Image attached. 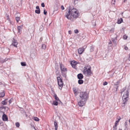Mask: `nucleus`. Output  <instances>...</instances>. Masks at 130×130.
<instances>
[{"mask_svg": "<svg viewBox=\"0 0 130 130\" xmlns=\"http://www.w3.org/2000/svg\"><path fill=\"white\" fill-rule=\"evenodd\" d=\"M8 60V59L6 58L4 59H3L2 61H1L3 63L4 62H5L6 61Z\"/></svg>", "mask_w": 130, "mask_h": 130, "instance_id": "c85d7f7f", "label": "nucleus"}, {"mask_svg": "<svg viewBox=\"0 0 130 130\" xmlns=\"http://www.w3.org/2000/svg\"><path fill=\"white\" fill-rule=\"evenodd\" d=\"M56 72L57 73L56 75L57 76H60V74L58 71H56Z\"/></svg>", "mask_w": 130, "mask_h": 130, "instance_id": "f704fd0d", "label": "nucleus"}, {"mask_svg": "<svg viewBox=\"0 0 130 130\" xmlns=\"http://www.w3.org/2000/svg\"><path fill=\"white\" fill-rule=\"evenodd\" d=\"M34 120L35 121H39V119L37 117H35Z\"/></svg>", "mask_w": 130, "mask_h": 130, "instance_id": "7c9ffc66", "label": "nucleus"}, {"mask_svg": "<svg viewBox=\"0 0 130 130\" xmlns=\"http://www.w3.org/2000/svg\"><path fill=\"white\" fill-rule=\"evenodd\" d=\"M22 29L21 26H19L18 27V29L19 31V32L20 33Z\"/></svg>", "mask_w": 130, "mask_h": 130, "instance_id": "4be33fe9", "label": "nucleus"}, {"mask_svg": "<svg viewBox=\"0 0 130 130\" xmlns=\"http://www.w3.org/2000/svg\"><path fill=\"white\" fill-rule=\"evenodd\" d=\"M42 37H41L40 39L39 40V42H41L42 41Z\"/></svg>", "mask_w": 130, "mask_h": 130, "instance_id": "c03bdc74", "label": "nucleus"}, {"mask_svg": "<svg viewBox=\"0 0 130 130\" xmlns=\"http://www.w3.org/2000/svg\"><path fill=\"white\" fill-rule=\"evenodd\" d=\"M119 86V85H114V87L116 89V91H117L118 89Z\"/></svg>", "mask_w": 130, "mask_h": 130, "instance_id": "bb28decb", "label": "nucleus"}, {"mask_svg": "<svg viewBox=\"0 0 130 130\" xmlns=\"http://www.w3.org/2000/svg\"><path fill=\"white\" fill-rule=\"evenodd\" d=\"M91 67H90L88 68L85 67L83 72V74L87 75L88 76H89L92 74V72L91 71Z\"/></svg>", "mask_w": 130, "mask_h": 130, "instance_id": "20e7f679", "label": "nucleus"}, {"mask_svg": "<svg viewBox=\"0 0 130 130\" xmlns=\"http://www.w3.org/2000/svg\"><path fill=\"white\" fill-rule=\"evenodd\" d=\"M128 49V47H125V50H127Z\"/></svg>", "mask_w": 130, "mask_h": 130, "instance_id": "603ef678", "label": "nucleus"}, {"mask_svg": "<svg viewBox=\"0 0 130 130\" xmlns=\"http://www.w3.org/2000/svg\"><path fill=\"white\" fill-rule=\"evenodd\" d=\"M12 45L15 47H17V45L18 44L17 41L15 40L14 38H13V40H12Z\"/></svg>", "mask_w": 130, "mask_h": 130, "instance_id": "0eeeda50", "label": "nucleus"}, {"mask_svg": "<svg viewBox=\"0 0 130 130\" xmlns=\"http://www.w3.org/2000/svg\"><path fill=\"white\" fill-rule=\"evenodd\" d=\"M76 61H72L71 62V65L72 67L74 68H75L76 67Z\"/></svg>", "mask_w": 130, "mask_h": 130, "instance_id": "9d476101", "label": "nucleus"}, {"mask_svg": "<svg viewBox=\"0 0 130 130\" xmlns=\"http://www.w3.org/2000/svg\"><path fill=\"white\" fill-rule=\"evenodd\" d=\"M123 22V19L122 18L119 19L118 20L117 23L118 24L121 23Z\"/></svg>", "mask_w": 130, "mask_h": 130, "instance_id": "dca6fc26", "label": "nucleus"}, {"mask_svg": "<svg viewBox=\"0 0 130 130\" xmlns=\"http://www.w3.org/2000/svg\"><path fill=\"white\" fill-rule=\"evenodd\" d=\"M128 60L129 61H130V53L129 54V56L128 57Z\"/></svg>", "mask_w": 130, "mask_h": 130, "instance_id": "8fccbe9b", "label": "nucleus"}, {"mask_svg": "<svg viewBox=\"0 0 130 130\" xmlns=\"http://www.w3.org/2000/svg\"><path fill=\"white\" fill-rule=\"evenodd\" d=\"M69 34H71V30H70L69 31Z\"/></svg>", "mask_w": 130, "mask_h": 130, "instance_id": "3c124183", "label": "nucleus"}, {"mask_svg": "<svg viewBox=\"0 0 130 130\" xmlns=\"http://www.w3.org/2000/svg\"><path fill=\"white\" fill-rule=\"evenodd\" d=\"M54 125L55 130H57L58 128V123L56 120H55L54 122Z\"/></svg>", "mask_w": 130, "mask_h": 130, "instance_id": "f8f14e48", "label": "nucleus"}, {"mask_svg": "<svg viewBox=\"0 0 130 130\" xmlns=\"http://www.w3.org/2000/svg\"><path fill=\"white\" fill-rule=\"evenodd\" d=\"M127 37V36L126 35H124L123 36V39H126Z\"/></svg>", "mask_w": 130, "mask_h": 130, "instance_id": "c9c22d12", "label": "nucleus"}, {"mask_svg": "<svg viewBox=\"0 0 130 130\" xmlns=\"http://www.w3.org/2000/svg\"><path fill=\"white\" fill-rule=\"evenodd\" d=\"M84 81L82 79H79L78 81V83L79 84H81L83 83Z\"/></svg>", "mask_w": 130, "mask_h": 130, "instance_id": "aec40b11", "label": "nucleus"}, {"mask_svg": "<svg viewBox=\"0 0 130 130\" xmlns=\"http://www.w3.org/2000/svg\"><path fill=\"white\" fill-rule=\"evenodd\" d=\"M74 1V3H76L77 2H76V1H77L78 0H73Z\"/></svg>", "mask_w": 130, "mask_h": 130, "instance_id": "de8ad7c7", "label": "nucleus"}, {"mask_svg": "<svg viewBox=\"0 0 130 130\" xmlns=\"http://www.w3.org/2000/svg\"><path fill=\"white\" fill-rule=\"evenodd\" d=\"M120 120V119H118V120L116 121L115 123V125H117V124L119 122V121Z\"/></svg>", "mask_w": 130, "mask_h": 130, "instance_id": "72a5a7b5", "label": "nucleus"}, {"mask_svg": "<svg viewBox=\"0 0 130 130\" xmlns=\"http://www.w3.org/2000/svg\"><path fill=\"white\" fill-rule=\"evenodd\" d=\"M113 130H117V125H115L113 127Z\"/></svg>", "mask_w": 130, "mask_h": 130, "instance_id": "2f4dec72", "label": "nucleus"}, {"mask_svg": "<svg viewBox=\"0 0 130 130\" xmlns=\"http://www.w3.org/2000/svg\"><path fill=\"white\" fill-rule=\"evenodd\" d=\"M21 65L22 66H26V63L25 62H21Z\"/></svg>", "mask_w": 130, "mask_h": 130, "instance_id": "393cba45", "label": "nucleus"}, {"mask_svg": "<svg viewBox=\"0 0 130 130\" xmlns=\"http://www.w3.org/2000/svg\"><path fill=\"white\" fill-rule=\"evenodd\" d=\"M114 30V28H112L110 30V31L112 33H113Z\"/></svg>", "mask_w": 130, "mask_h": 130, "instance_id": "e433bc0d", "label": "nucleus"}, {"mask_svg": "<svg viewBox=\"0 0 130 130\" xmlns=\"http://www.w3.org/2000/svg\"><path fill=\"white\" fill-rule=\"evenodd\" d=\"M35 12L37 14H40V9H37L35 10Z\"/></svg>", "mask_w": 130, "mask_h": 130, "instance_id": "5701e85b", "label": "nucleus"}, {"mask_svg": "<svg viewBox=\"0 0 130 130\" xmlns=\"http://www.w3.org/2000/svg\"><path fill=\"white\" fill-rule=\"evenodd\" d=\"M126 89V88H124L123 89V91H122L121 93H122V92H124V91Z\"/></svg>", "mask_w": 130, "mask_h": 130, "instance_id": "864d4df0", "label": "nucleus"}, {"mask_svg": "<svg viewBox=\"0 0 130 130\" xmlns=\"http://www.w3.org/2000/svg\"><path fill=\"white\" fill-rule=\"evenodd\" d=\"M78 32V30L77 29H76L74 30V32L75 33L77 34Z\"/></svg>", "mask_w": 130, "mask_h": 130, "instance_id": "58836bf2", "label": "nucleus"}, {"mask_svg": "<svg viewBox=\"0 0 130 130\" xmlns=\"http://www.w3.org/2000/svg\"><path fill=\"white\" fill-rule=\"evenodd\" d=\"M69 9L66 12V14L65 16L68 20L74 21L78 17V11L76 9L74 8L72 9L69 8Z\"/></svg>", "mask_w": 130, "mask_h": 130, "instance_id": "f257e3e1", "label": "nucleus"}, {"mask_svg": "<svg viewBox=\"0 0 130 130\" xmlns=\"http://www.w3.org/2000/svg\"><path fill=\"white\" fill-rule=\"evenodd\" d=\"M84 48H80L78 50V53L79 54H81L84 51Z\"/></svg>", "mask_w": 130, "mask_h": 130, "instance_id": "1a4fd4ad", "label": "nucleus"}, {"mask_svg": "<svg viewBox=\"0 0 130 130\" xmlns=\"http://www.w3.org/2000/svg\"><path fill=\"white\" fill-rule=\"evenodd\" d=\"M57 80L58 85L59 89L61 90L63 86V83L62 79L59 76L57 77Z\"/></svg>", "mask_w": 130, "mask_h": 130, "instance_id": "39448f33", "label": "nucleus"}, {"mask_svg": "<svg viewBox=\"0 0 130 130\" xmlns=\"http://www.w3.org/2000/svg\"><path fill=\"white\" fill-rule=\"evenodd\" d=\"M60 69L61 71V72H66L67 71V69L64 68L63 65L60 64Z\"/></svg>", "mask_w": 130, "mask_h": 130, "instance_id": "423d86ee", "label": "nucleus"}, {"mask_svg": "<svg viewBox=\"0 0 130 130\" xmlns=\"http://www.w3.org/2000/svg\"><path fill=\"white\" fill-rule=\"evenodd\" d=\"M107 84H108V83L107 82H105L103 83V85L105 86V85H107Z\"/></svg>", "mask_w": 130, "mask_h": 130, "instance_id": "4c0bfd02", "label": "nucleus"}, {"mask_svg": "<svg viewBox=\"0 0 130 130\" xmlns=\"http://www.w3.org/2000/svg\"><path fill=\"white\" fill-rule=\"evenodd\" d=\"M42 49H45L46 48V45L44 44H43L42 46Z\"/></svg>", "mask_w": 130, "mask_h": 130, "instance_id": "cd10ccee", "label": "nucleus"}, {"mask_svg": "<svg viewBox=\"0 0 130 130\" xmlns=\"http://www.w3.org/2000/svg\"><path fill=\"white\" fill-rule=\"evenodd\" d=\"M0 108L2 109H5L6 108L3 106H2Z\"/></svg>", "mask_w": 130, "mask_h": 130, "instance_id": "09e8293b", "label": "nucleus"}, {"mask_svg": "<svg viewBox=\"0 0 130 130\" xmlns=\"http://www.w3.org/2000/svg\"><path fill=\"white\" fill-rule=\"evenodd\" d=\"M129 90H126V92L125 94H124L122 96V99L123 103L122 104V106L124 107L125 104H126V102L129 99Z\"/></svg>", "mask_w": 130, "mask_h": 130, "instance_id": "7ed1b4c3", "label": "nucleus"}, {"mask_svg": "<svg viewBox=\"0 0 130 130\" xmlns=\"http://www.w3.org/2000/svg\"><path fill=\"white\" fill-rule=\"evenodd\" d=\"M7 99H5L3 101H2L1 102L2 104L4 105L7 104V102H6V101L7 100Z\"/></svg>", "mask_w": 130, "mask_h": 130, "instance_id": "f3484780", "label": "nucleus"}, {"mask_svg": "<svg viewBox=\"0 0 130 130\" xmlns=\"http://www.w3.org/2000/svg\"><path fill=\"white\" fill-rule=\"evenodd\" d=\"M36 8L37 9H40L39 7L38 6H37L36 7Z\"/></svg>", "mask_w": 130, "mask_h": 130, "instance_id": "37998d69", "label": "nucleus"}, {"mask_svg": "<svg viewBox=\"0 0 130 130\" xmlns=\"http://www.w3.org/2000/svg\"><path fill=\"white\" fill-rule=\"evenodd\" d=\"M16 126L17 127H19L20 125V124L19 122H16L15 123Z\"/></svg>", "mask_w": 130, "mask_h": 130, "instance_id": "c756f323", "label": "nucleus"}, {"mask_svg": "<svg viewBox=\"0 0 130 130\" xmlns=\"http://www.w3.org/2000/svg\"><path fill=\"white\" fill-rule=\"evenodd\" d=\"M61 73L62 76L66 78V72H61Z\"/></svg>", "mask_w": 130, "mask_h": 130, "instance_id": "a211bd4d", "label": "nucleus"}, {"mask_svg": "<svg viewBox=\"0 0 130 130\" xmlns=\"http://www.w3.org/2000/svg\"><path fill=\"white\" fill-rule=\"evenodd\" d=\"M20 18L19 17H17L15 18V19L17 23L18 22L19 20H20Z\"/></svg>", "mask_w": 130, "mask_h": 130, "instance_id": "a878e982", "label": "nucleus"}, {"mask_svg": "<svg viewBox=\"0 0 130 130\" xmlns=\"http://www.w3.org/2000/svg\"><path fill=\"white\" fill-rule=\"evenodd\" d=\"M34 127V129H35V127Z\"/></svg>", "mask_w": 130, "mask_h": 130, "instance_id": "052dcab7", "label": "nucleus"}, {"mask_svg": "<svg viewBox=\"0 0 130 130\" xmlns=\"http://www.w3.org/2000/svg\"><path fill=\"white\" fill-rule=\"evenodd\" d=\"M96 24L95 23V22L94 23V24H93V27H95V26Z\"/></svg>", "mask_w": 130, "mask_h": 130, "instance_id": "5fc2aeb1", "label": "nucleus"}, {"mask_svg": "<svg viewBox=\"0 0 130 130\" xmlns=\"http://www.w3.org/2000/svg\"><path fill=\"white\" fill-rule=\"evenodd\" d=\"M119 130H122L121 129H119Z\"/></svg>", "mask_w": 130, "mask_h": 130, "instance_id": "13d9d810", "label": "nucleus"}, {"mask_svg": "<svg viewBox=\"0 0 130 130\" xmlns=\"http://www.w3.org/2000/svg\"><path fill=\"white\" fill-rule=\"evenodd\" d=\"M61 8L62 10H64V7L63 6V5L61 6Z\"/></svg>", "mask_w": 130, "mask_h": 130, "instance_id": "79ce46f5", "label": "nucleus"}, {"mask_svg": "<svg viewBox=\"0 0 130 130\" xmlns=\"http://www.w3.org/2000/svg\"><path fill=\"white\" fill-rule=\"evenodd\" d=\"M3 113L2 116V119L4 121H7L8 120V117L6 115L4 114V112H3Z\"/></svg>", "mask_w": 130, "mask_h": 130, "instance_id": "6e6552de", "label": "nucleus"}, {"mask_svg": "<svg viewBox=\"0 0 130 130\" xmlns=\"http://www.w3.org/2000/svg\"><path fill=\"white\" fill-rule=\"evenodd\" d=\"M5 94L4 91L2 92H0V97H3L5 96Z\"/></svg>", "mask_w": 130, "mask_h": 130, "instance_id": "6ab92c4d", "label": "nucleus"}, {"mask_svg": "<svg viewBox=\"0 0 130 130\" xmlns=\"http://www.w3.org/2000/svg\"><path fill=\"white\" fill-rule=\"evenodd\" d=\"M47 12L46 11H45V10L44 9V14L45 15H46L47 14Z\"/></svg>", "mask_w": 130, "mask_h": 130, "instance_id": "a19ab883", "label": "nucleus"}, {"mask_svg": "<svg viewBox=\"0 0 130 130\" xmlns=\"http://www.w3.org/2000/svg\"><path fill=\"white\" fill-rule=\"evenodd\" d=\"M57 101H53V104L55 106H57L58 105V103L57 102Z\"/></svg>", "mask_w": 130, "mask_h": 130, "instance_id": "412c9836", "label": "nucleus"}, {"mask_svg": "<svg viewBox=\"0 0 130 130\" xmlns=\"http://www.w3.org/2000/svg\"><path fill=\"white\" fill-rule=\"evenodd\" d=\"M73 91L75 95H76L77 94V91L75 88H73Z\"/></svg>", "mask_w": 130, "mask_h": 130, "instance_id": "ddd939ff", "label": "nucleus"}, {"mask_svg": "<svg viewBox=\"0 0 130 130\" xmlns=\"http://www.w3.org/2000/svg\"><path fill=\"white\" fill-rule=\"evenodd\" d=\"M129 123H130V119L129 120Z\"/></svg>", "mask_w": 130, "mask_h": 130, "instance_id": "4d7b16f0", "label": "nucleus"}, {"mask_svg": "<svg viewBox=\"0 0 130 130\" xmlns=\"http://www.w3.org/2000/svg\"><path fill=\"white\" fill-rule=\"evenodd\" d=\"M12 102V101L11 100V99H10L9 101V104H10Z\"/></svg>", "mask_w": 130, "mask_h": 130, "instance_id": "a18cd8bd", "label": "nucleus"}, {"mask_svg": "<svg viewBox=\"0 0 130 130\" xmlns=\"http://www.w3.org/2000/svg\"><path fill=\"white\" fill-rule=\"evenodd\" d=\"M41 6L42 7H45V5L44 3H42L41 4Z\"/></svg>", "mask_w": 130, "mask_h": 130, "instance_id": "ea45409f", "label": "nucleus"}, {"mask_svg": "<svg viewBox=\"0 0 130 130\" xmlns=\"http://www.w3.org/2000/svg\"><path fill=\"white\" fill-rule=\"evenodd\" d=\"M79 96L80 101L78 102V105L79 106L82 107L84 105L88 99V94L85 92H81Z\"/></svg>", "mask_w": 130, "mask_h": 130, "instance_id": "f03ea898", "label": "nucleus"}, {"mask_svg": "<svg viewBox=\"0 0 130 130\" xmlns=\"http://www.w3.org/2000/svg\"><path fill=\"white\" fill-rule=\"evenodd\" d=\"M114 3L115 2H116V0H113Z\"/></svg>", "mask_w": 130, "mask_h": 130, "instance_id": "6e6d98bb", "label": "nucleus"}, {"mask_svg": "<svg viewBox=\"0 0 130 130\" xmlns=\"http://www.w3.org/2000/svg\"><path fill=\"white\" fill-rule=\"evenodd\" d=\"M120 79L119 80H118L116 83V84L115 85H119V83H120Z\"/></svg>", "mask_w": 130, "mask_h": 130, "instance_id": "473e14b6", "label": "nucleus"}, {"mask_svg": "<svg viewBox=\"0 0 130 130\" xmlns=\"http://www.w3.org/2000/svg\"><path fill=\"white\" fill-rule=\"evenodd\" d=\"M124 0V2H125L127 0Z\"/></svg>", "mask_w": 130, "mask_h": 130, "instance_id": "bf43d9fd", "label": "nucleus"}, {"mask_svg": "<svg viewBox=\"0 0 130 130\" xmlns=\"http://www.w3.org/2000/svg\"><path fill=\"white\" fill-rule=\"evenodd\" d=\"M111 44H112V42L111 41H110L109 43V45H108V50H109V51L111 50L112 49V47H111V48H109L110 47H111V46H112V45H111Z\"/></svg>", "mask_w": 130, "mask_h": 130, "instance_id": "4468645a", "label": "nucleus"}, {"mask_svg": "<svg viewBox=\"0 0 130 130\" xmlns=\"http://www.w3.org/2000/svg\"><path fill=\"white\" fill-rule=\"evenodd\" d=\"M111 3L112 4H115V3H114L113 0H112Z\"/></svg>", "mask_w": 130, "mask_h": 130, "instance_id": "49530a36", "label": "nucleus"}, {"mask_svg": "<svg viewBox=\"0 0 130 130\" xmlns=\"http://www.w3.org/2000/svg\"><path fill=\"white\" fill-rule=\"evenodd\" d=\"M77 78L79 79H82L83 78V74L81 73H79L77 75Z\"/></svg>", "mask_w": 130, "mask_h": 130, "instance_id": "9b49d317", "label": "nucleus"}, {"mask_svg": "<svg viewBox=\"0 0 130 130\" xmlns=\"http://www.w3.org/2000/svg\"><path fill=\"white\" fill-rule=\"evenodd\" d=\"M94 49V47L92 46H91L90 47V51L91 52H92L93 51Z\"/></svg>", "mask_w": 130, "mask_h": 130, "instance_id": "b1692460", "label": "nucleus"}, {"mask_svg": "<svg viewBox=\"0 0 130 130\" xmlns=\"http://www.w3.org/2000/svg\"><path fill=\"white\" fill-rule=\"evenodd\" d=\"M54 97L55 98V99L56 101H60L59 98L57 96L56 94H55L54 95Z\"/></svg>", "mask_w": 130, "mask_h": 130, "instance_id": "2eb2a0df", "label": "nucleus"}]
</instances>
